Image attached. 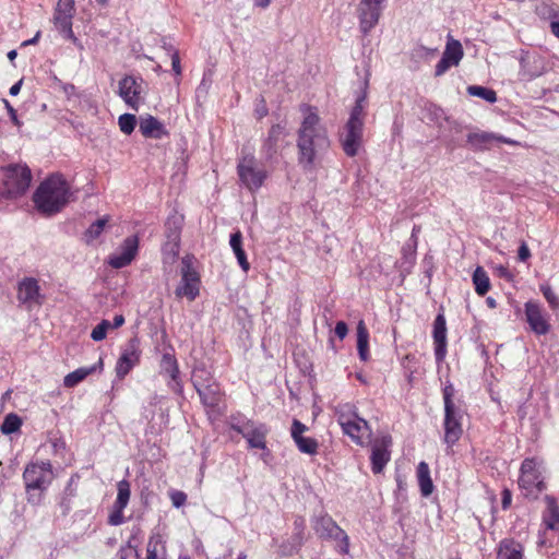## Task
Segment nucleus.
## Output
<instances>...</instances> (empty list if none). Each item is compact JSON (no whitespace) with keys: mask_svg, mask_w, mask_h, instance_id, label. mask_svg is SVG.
<instances>
[{"mask_svg":"<svg viewBox=\"0 0 559 559\" xmlns=\"http://www.w3.org/2000/svg\"><path fill=\"white\" fill-rule=\"evenodd\" d=\"M457 64H454L452 62V59H448V57L443 53L442 58L439 60V62L436 64L435 75L441 76L443 75L451 67H456Z\"/></svg>","mask_w":559,"mask_h":559,"instance_id":"09e8293b","label":"nucleus"},{"mask_svg":"<svg viewBox=\"0 0 559 559\" xmlns=\"http://www.w3.org/2000/svg\"><path fill=\"white\" fill-rule=\"evenodd\" d=\"M21 426V418L15 414H9L4 417V420L1 425V432L4 435H10L16 432Z\"/></svg>","mask_w":559,"mask_h":559,"instance_id":"79ce46f5","label":"nucleus"},{"mask_svg":"<svg viewBox=\"0 0 559 559\" xmlns=\"http://www.w3.org/2000/svg\"><path fill=\"white\" fill-rule=\"evenodd\" d=\"M368 341H369L368 330H367L364 321H359V323L357 325V350H358V355L362 361H367L369 358Z\"/></svg>","mask_w":559,"mask_h":559,"instance_id":"2f4dec72","label":"nucleus"},{"mask_svg":"<svg viewBox=\"0 0 559 559\" xmlns=\"http://www.w3.org/2000/svg\"><path fill=\"white\" fill-rule=\"evenodd\" d=\"M164 360H167L171 365L170 377L173 380H176L179 372L176 360L170 355H164Z\"/></svg>","mask_w":559,"mask_h":559,"instance_id":"680f3d73","label":"nucleus"},{"mask_svg":"<svg viewBox=\"0 0 559 559\" xmlns=\"http://www.w3.org/2000/svg\"><path fill=\"white\" fill-rule=\"evenodd\" d=\"M519 486L523 495L530 499H537L546 489L542 475V463L536 459H525L521 464Z\"/></svg>","mask_w":559,"mask_h":559,"instance_id":"39448f33","label":"nucleus"},{"mask_svg":"<svg viewBox=\"0 0 559 559\" xmlns=\"http://www.w3.org/2000/svg\"><path fill=\"white\" fill-rule=\"evenodd\" d=\"M467 144L471 146L474 151H486L490 150L492 144L495 142H501L509 145H516L518 142L514 140H511L509 138H506L503 135H498L492 132H486V131H478V132H471L467 134L466 139Z\"/></svg>","mask_w":559,"mask_h":559,"instance_id":"dca6fc26","label":"nucleus"},{"mask_svg":"<svg viewBox=\"0 0 559 559\" xmlns=\"http://www.w3.org/2000/svg\"><path fill=\"white\" fill-rule=\"evenodd\" d=\"M454 388L452 384H447L443 389V402H444V408H449L452 406H456L453 402L454 396Z\"/></svg>","mask_w":559,"mask_h":559,"instance_id":"864d4df0","label":"nucleus"},{"mask_svg":"<svg viewBox=\"0 0 559 559\" xmlns=\"http://www.w3.org/2000/svg\"><path fill=\"white\" fill-rule=\"evenodd\" d=\"M237 173L242 185L250 191L258 190L266 178V171L258 167L255 157L251 154L243 156L239 160Z\"/></svg>","mask_w":559,"mask_h":559,"instance_id":"0eeeda50","label":"nucleus"},{"mask_svg":"<svg viewBox=\"0 0 559 559\" xmlns=\"http://www.w3.org/2000/svg\"><path fill=\"white\" fill-rule=\"evenodd\" d=\"M52 467L50 462L29 463L23 472V480L27 495V501L39 504L44 492L52 480Z\"/></svg>","mask_w":559,"mask_h":559,"instance_id":"7ed1b4c3","label":"nucleus"},{"mask_svg":"<svg viewBox=\"0 0 559 559\" xmlns=\"http://www.w3.org/2000/svg\"><path fill=\"white\" fill-rule=\"evenodd\" d=\"M540 292L543 293L545 299L548 301L552 309L559 307V298L557 297V295L549 285H542Z\"/></svg>","mask_w":559,"mask_h":559,"instance_id":"49530a36","label":"nucleus"},{"mask_svg":"<svg viewBox=\"0 0 559 559\" xmlns=\"http://www.w3.org/2000/svg\"><path fill=\"white\" fill-rule=\"evenodd\" d=\"M392 444V438L390 436H383L380 439H376L371 448V468L374 474H379L383 471L386 463L390 461L389 448Z\"/></svg>","mask_w":559,"mask_h":559,"instance_id":"f3484780","label":"nucleus"},{"mask_svg":"<svg viewBox=\"0 0 559 559\" xmlns=\"http://www.w3.org/2000/svg\"><path fill=\"white\" fill-rule=\"evenodd\" d=\"M467 93L471 96H476L485 99L486 102L493 104L497 100V94L493 90L479 86V85H471L467 87Z\"/></svg>","mask_w":559,"mask_h":559,"instance_id":"4c0bfd02","label":"nucleus"},{"mask_svg":"<svg viewBox=\"0 0 559 559\" xmlns=\"http://www.w3.org/2000/svg\"><path fill=\"white\" fill-rule=\"evenodd\" d=\"M171 503L175 508L182 507L187 501V495L183 491L180 490H173L169 493Z\"/></svg>","mask_w":559,"mask_h":559,"instance_id":"603ef678","label":"nucleus"},{"mask_svg":"<svg viewBox=\"0 0 559 559\" xmlns=\"http://www.w3.org/2000/svg\"><path fill=\"white\" fill-rule=\"evenodd\" d=\"M473 283L475 290L479 296H484L490 288V281L486 271L481 266H477L473 273Z\"/></svg>","mask_w":559,"mask_h":559,"instance_id":"72a5a7b5","label":"nucleus"},{"mask_svg":"<svg viewBox=\"0 0 559 559\" xmlns=\"http://www.w3.org/2000/svg\"><path fill=\"white\" fill-rule=\"evenodd\" d=\"M169 241L163 247L165 259L175 260L179 251V233L177 229L171 230L168 235Z\"/></svg>","mask_w":559,"mask_h":559,"instance_id":"e433bc0d","label":"nucleus"},{"mask_svg":"<svg viewBox=\"0 0 559 559\" xmlns=\"http://www.w3.org/2000/svg\"><path fill=\"white\" fill-rule=\"evenodd\" d=\"M119 559H138L139 554L135 547L130 544L122 546L118 552Z\"/></svg>","mask_w":559,"mask_h":559,"instance_id":"3c124183","label":"nucleus"},{"mask_svg":"<svg viewBox=\"0 0 559 559\" xmlns=\"http://www.w3.org/2000/svg\"><path fill=\"white\" fill-rule=\"evenodd\" d=\"M171 67L177 75L181 74L180 58L178 51H174L171 55Z\"/></svg>","mask_w":559,"mask_h":559,"instance_id":"052dcab7","label":"nucleus"},{"mask_svg":"<svg viewBox=\"0 0 559 559\" xmlns=\"http://www.w3.org/2000/svg\"><path fill=\"white\" fill-rule=\"evenodd\" d=\"M40 287L34 277H24L17 284V300L24 305H40Z\"/></svg>","mask_w":559,"mask_h":559,"instance_id":"412c9836","label":"nucleus"},{"mask_svg":"<svg viewBox=\"0 0 559 559\" xmlns=\"http://www.w3.org/2000/svg\"><path fill=\"white\" fill-rule=\"evenodd\" d=\"M138 236L127 237L121 243L119 251L109 257L108 264L114 269H122L133 261L138 253Z\"/></svg>","mask_w":559,"mask_h":559,"instance_id":"2eb2a0df","label":"nucleus"},{"mask_svg":"<svg viewBox=\"0 0 559 559\" xmlns=\"http://www.w3.org/2000/svg\"><path fill=\"white\" fill-rule=\"evenodd\" d=\"M63 514H67L71 510L70 499L63 498L60 502Z\"/></svg>","mask_w":559,"mask_h":559,"instance_id":"774afa93","label":"nucleus"},{"mask_svg":"<svg viewBox=\"0 0 559 559\" xmlns=\"http://www.w3.org/2000/svg\"><path fill=\"white\" fill-rule=\"evenodd\" d=\"M298 450L302 453L313 455L318 451V441L310 437H299L294 440Z\"/></svg>","mask_w":559,"mask_h":559,"instance_id":"ea45409f","label":"nucleus"},{"mask_svg":"<svg viewBox=\"0 0 559 559\" xmlns=\"http://www.w3.org/2000/svg\"><path fill=\"white\" fill-rule=\"evenodd\" d=\"M124 323V317L122 314H117L114 318V322L111 323V329L120 328Z\"/></svg>","mask_w":559,"mask_h":559,"instance_id":"0e129e2a","label":"nucleus"},{"mask_svg":"<svg viewBox=\"0 0 559 559\" xmlns=\"http://www.w3.org/2000/svg\"><path fill=\"white\" fill-rule=\"evenodd\" d=\"M71 192L67 181L60 175L44 180L33 195L37 210L45 215L60 212L70 201Z\"/></svg>","mask_w":559,"mask_h":559,"instance_id":"f03ea898","label":"nucleus"},{"mask_svg":"<svg viewBox=\"0 0 559 559\" xmlns=\"http://www.w3.org/2000/svg\"><path fill=\"white\" fill-rule=\"evenodd\" d=\"M261 103H262V105L258 106L255 109V114H257L258 118H263L264 116L267 115V108L264 104V100L262 99Z\"/></svg>","mask_w":559,"mask_h":559,"instance_id":"69168bd1","label":"nucleus"},{"mask_svg":"<svg viewBox=\"0 0 559 559\" xmlns=\"http://www.w3.org/2000/svg\"><path fill=\"white\" fill-rule=\"evenodd\" d=\"M343 432L348 436L356 444L362 445L364 439L370 437V428L368 423L358 417L348 423V426L342 427Z\"/></svg>","mask_w":559,"mask_h":559,"instance_id":"b1692460","label":"nucleus"},{"mask_svg":"<svg viewBox=\"0 0 559 559\" xmlns=\"http://www.w3.org/2000/svg\"><path fill=\"white\" fill-rule=\"evenodd\" d=\"M443 53L448 59H452L454 64H459L464 56L462 44L449 36Z\"/></svg>","mask_w":559,"mask_h":559,"instance_id":"f704fd0d","label":"nucleus"},{"mask_svg":"<svg viewBox=\"0 0 559 559\" xmlns=\"http://www.w3.org/2000/svg\"><path fill=\"white\" fill-rule=\"evenodd\" d=\"M117 498L114 503V507H118L119 509H124L130 500L131 489L130 483L127 479H122L117 484Z\"/></svg>","mask_w":559,"mask_h":559,"instance_id":"c9c22d12","label":"nucleus"},{"mask_svg":"<svg viewBox=\"0 0 559 559\" xmlns=\"http://www.w3.org/2000/svg\"><path fill=\"white\" fill-rule=\"evenodd\" d=\"M334 332L341 340H343L348 332L347 324L344 321H338L335 325Z\"/></svg>","mask_w":559,"mask_h":559,"instance_id":"bf43d9fd","label":"nucleus"},{"mask_svg":"<svg viewBox=\"0 0 559 559\" xmlns=\"http://www.w3.org/2000/svg\"><path fill=\"white\" fill-rule=\"evenodd\" d=\"M141 349L136 337L129 340L116 365V373L123 379L140 362Z\"/></svg>","mask_w":559,"mask_h":559,"instance_id":"f8f14e48","label":"nucleus"},{"mask_svg":"<svg viewBox=\"0 0 559 559\" xmlns=\"http://www.w3.org/2000/svg\"><path fill=\"white\" fill-rule=\"evenodd\" d=\"M304 120L298 130V162L305 169H312L317 155L328 150L330 141L326 129L321 124L318 114L305 106Z\"/></svg>","mask_w":559,"mask_h":559,"instance_id":"f257e3e1","label":"nucleus"},{"mask_svg":"<svg viewBox=\"0 0 559 559\" xmlns=\"http://www.w3.org/2000/svg\"><path fill=\"white\" fill-rule=\"evenodd\" d=\"M463 412L459 406L444 408V442L448 447L455 444L463 433Z\"/></svg>","mask_w":559,"mask_h":559,"instance_id":"ddd939ff","label":"nucleus"},{"mask_svg":"<svg viewBox=\"0 0 559 559\" xmlns=\"http://www.w3.org/2000/svg\"><path fill=\"white\" fill-rule=\"evenodd\" d=\"M497 559H524V546L514 538H503L497 548Z\"/></svg>","mask_w":559,"mask_h":559,"instance_id":"5701e85b","label":"nucleus"},{"mask_svg":"<svg viewBox=\"0 0 559 559\" xmlns=\"http://www.w3.org/2000/svg\"><path fill=\"white\" fill-rule=\"evenodd\" d=\"M31 180L32 173L26 165H9L3 168L0 195L4 199H17L27 191Z\"/></svg>","mask_w":559,"mask_h":559,"instance_id":"20e7f679","label":"nucleus"},{"mask_svg":"<svg viewBox=\"0 0 559 559\" xmlns=\"http://www.w3.org/2000/svg\"><path fill=\"white\" fill-rule=\"evenodd\" d=\"M501 506L503 510H507L510 508L512 502V493L508 488H504L501 493Z\"/></svg>","mask_w":559,"mask_h":559,"instance_id":"13d9d810","label":"nucleus"},{"mask_svg":"<svg viewBox=\"0 0 559 559\" xmlns=\"http://www.w3.org/2000/svg\"><path fill=\"white\" fill-rule=\"evenodd\" d=\"M3 103H4V106H5L7 110H8V114L10 116V119H11L12 123L14 126H16L17 128H21L22 127V122L17 118L16 110L12 107V105L7 99H3Z\"/></svg>","mask_w":559,"mask_h":559,"instance_id":"4d7b16f0","label":"nucleus"},{"mask_svg":"<svg viewBox=\"0 0 559 559\" xmlns=\"http://www.w3.org/2000/svg\"><path fill=\"white\" fill-rule=\"evenodd\" d=\"M308 430V427L302 424L301 421H299L298 419H294L293 420V425H292V438L295 440L299 437L302 436V433L305 431Z\"/></svg>","mask_w":559,"mask_h":559,"instance_id":"5fc2aeb1","label":"nucleus"},{"mask_svg":"<svg viewBox=\"0 0 559 559\" xmlns=\"http://www.w3.org/2000/svg\"><path fill=\"white\" fill-rule=\"evenodd\" d=\"M108 223L107 217H103L94 222L85 231L84 238L87 243L92 242L103 233L106 224Z\"/></svg>","mask_w":559,"mask_h":559,"instance_id":"a19ab883","label":"nucleus"},{"mask_svg":"<svg viewBox=\"0 0 559 559\" xmlns=\"http://www.w3.org/2000/svg\"><path fill=\"white\" fill-rule=\"evenodd\" d=\"M111 326V323L108 320H102L92 331L91 338L95 342L103 341L106 335L107 331Z\"/></svg>","mask_w":559,"mask_h":559,"instance_id":"a18cd8bd","label":"nucleus"},{"mask_svg":"<svg viewBox=\"0 0 559 559\" xmlns=\"http://www.w3.org/2000/svg\"><path fill=\"white\" fill-rule=\"evenodd\" d=\"M229 245L238 260L240 267L247 272L250 269V263L247 260V254L242 248V235L239 230L230 235Z\"/></svg>","mask_w":559,"mask_h":559,"instance_id":"c756f323","label":"nucleus"},{"mask_svg":"<svg viewBox=\"0 0 559 559\" xmlns=\"http://www.w3.org/2000/svg\"><path fill=\"white\" fill-rule=\"evenodd\" d=\"M253 424L254 423L251 420L235 421V418L233 417L230 428L245 437L246 432L249 431Z\"/></svg>","mask_w":559,"mask_h":559,"instance_id":"8fccbe9b","label":"nucleus"},{"mask_svg":"<svg viewBox=\"0 0 559 559\" xmlns=\"http://www.w3.org/2000/svg\"><path fill=\"white\" fill-rule=\"evenodd\" d=\"M335 414L337 417V423L341 427L348 426V423L359 417L356 406L349 403L340 404L335 408Z\"/></svg>","mask_w":559,"mask_h":559,"instance_id":"473e14b6","label":"nucleus"},{"mask_svg":"<svg viewBox=\"0 0 559 559\" xmlns=\"http://www.w3.org/2000/svg\"><path fill=\"white\" fill-rule=\"evenodd\" d=\"M518 254H519V259L523 262L526 261L531 257V251L524 241L521 243Z\"/></svg>","mask_w":559,"mask_h":559,"instance_id":"e2e57ef3","label":"nucleus"},{"mask_svg":"<svg viewBox=\"0 0 559 559\" xmlns=\"http://www.w3.org/2000/svg\"><path fill=\"white\" fill-rule=\"evenodd\" d=\"M103 360L99 359L97 365H94L92 367H82L78 368L76 370L68 373L63 379V385L66 388H73L80 382H82L87 376L95 372L97 367L102 368Z\"/></svg>","mask_w":559,"mask_h":559,"instance_id":"cd10ccee","label":"nucleus"},{"mask_svg":"<svg viewBox=\"0 0 559 559\" xmlns=\"http://www.w3.org/2000/svg\"><path fill=\"white\" fill-rule=\"evenodd\" d=\"M21 86H22V80H20L19 82H16L15 84H13L10 87V91H9L10 95L16 96L21 91Z\"/></svg>","mask_w":559,"mask_h":559,"instance_id":"338daca9","label":"nucleus"},{"mask_svg":"<svg viewBox=\"0 0 559 559\" xmlns=\"http://www.w3.org/2000/svg\"><path fill=\"white\" fill-rule=\"evenodd\" d=\"M143 92V80L141 78L126 75L119 81L118 95L128 107L135 111L139 110L141 104L144 102Z\"/></svg>","mask_w":559,"mask_h":559,"instance_id":"1a4fd4ad","label":"nucleus"},{"mask_svg":"<svg viewBox=\"0 0 559 559\" xmlns=\"http://www.w3.org/2000/svg\"><path fill=\"white\" fill-rule=\"evenodd\" d=\"M199 385L197 392L201 399V402L204 406L214 408L221 402V389L216 382L210 384H202L199 380H197Z\"/></svg>","mask_w":559,"mask_h":559,"instance_id":"393cba45","label":"nucleus"},{"mask_svg":"<svg viewBox=\"0 0 559 559\" xmlns=\"http://www.w3.org/2000/svg\"><path fill=\"white\" fill-rule=\"evenodd\" d=\"M386 0H360L358 4L359 27L367 35L379 22Z\"/></svg>","mask_w":559,"mask_h":559,"instance_id":"9b49d317","label":"nucleus"},{"mask_svg":"<svg viewBox=\"0 0 559 559\" xmlns=\"http://www.w3.org/2000/svg\"><path fill=\"white\" fill-rule=\"evenodd\" d=\"M312 528L320 538L341 540V552L349 550V538L344 530L326 513L312 519Z\"/></svg>","mask_w":559,"mask_h":559,"instance_id":"423d86ee","label":"nucleus"},{"mask_svg":"<svg viewBox=\"0 0 559 559\" xmlns=\"http://www.w3.org/2000/svg\"><path fill=\"white\" fill-rule=\"evenodd\" d=\"M181 282L175 290L177 297H187L190 301L194 300L200 293V276L193 269L191 259L185 257L181 260Z\"/></svg>","mask_w":559,"mask_h":559,"instance_id":"6e6552de","label":"nucleus"},{"mask_svg":"<svg viewBox=\"0 0 559 559\" xmlns=\"http://www.w3.org/2000/svg\"><path fill=\"white\" fill-rule=\"evenodd\" d=\"M118 124L124 134H131L136 126V117L133 114H123L118 118Z\"/></svg>","mask_w":559,"mask_h":559,"instance_id":"37998d69","label":"nucleus"},{"mask_svg":"<svg viewBox=\"0 0 559 559\" xmlns=\"http://www.w3.org/2000/svg\"><path fill=\"white\" fill-rule=\"evenodd\" d=\"M197 380H199L202 384H210L215 382L211 373L203 367H197L192 372V383L195 390L199 388Z\"/></svg>","mask_w":559,"mask_h":559,"instance_id":"c03bdc74","label":"nucleus"},{"mask_svg":"<svg viewBox=\"0 0 559 559\" xmlns=\"http://www.w3.org/2000/svg\"><path fill=\"white\" fill-rule=\"evenodd\" d=\"M114 512L108 518V523L110 525L117 526L123 523L124 518L122 514L123 509H119L118 507H114Z\"/></svg>","mask_w":559,"mask_h":559,"instance_id":"6e6d98bb","label":"nucleus"},{"mask_svg":"<svg viewBox=\"0 0 559 559\" xmlns=\"http://www.w3.org/2000/svg\"><path fill=\"white\" fill-rule=\"evenodd\" d=\"M432 337L436 360L441 362L447 356V321L442 313H439L433 321Z\"/></svg>","mask_w":559,"mask_h":559,"instance_id":"aec40b11","label":"nucleus"},{"mask_svg":"<svg viewBox=\"0 0 559 559\" xmlns=\"http://www.w3.org/2000/svg\"><path fill=\"white\" fill-rule=\"evenodd\" d=\"M417 479L421 495L424 497L430 496L433 491V484L430 477L429 466L424 461L417 466Z\"/></svg>","mask_w":559,"mask_h":559,"instance_id":"c85d7f7f","label":"nucleus"},{"mask_svg":"<svg viewBox=\"0 0 559 559\" xmlns=\"http://www.w3.org/2000/svg\"><path fill=\"white\" fill-rule=\"evenodd\" d=\"M525 317L531 330L537 335H545L549 332L550 324L545 319L538 302L527 301L525 304Z\"/></svg>","mask_w":559,"mask_h":559,"instance_id":"a211bd4d","label":"nucleus"},{"mask_svg":"<svg viewBox=\"0 0 559 559\" xmlns=\"http://www.w3.org/2000/svg\"><path fill=\"white\" fill-rule=\"evenodd\" d=\"M139 129L142 135L148 139L157 140L168 134L165 126L152 115L140 117Z\"/></svg>","mask_w":559,"mask_h":559,"instance_id":"4be33fe9","label":"nucleus"},{"mask_svg":"<svg viewBox=\"0 0 559 559\" xmlns=\"http://www.w3.org/2000/svg\"><path fill=\"white\" fill-rule=\"evenodd\" d=\"M457 64H454L452 62V59H448V57L443 53L442 58L439 60V62L436 64L435 75L441 76L443 75L451 67H456Z\"/></svg>","mask_w":559,"mask_h":559,"instance_id":"de8ad7c7","label":"nucleus"},{"mask_svg":"<svg viewBox=\"0 0 559 559\" xmlns=\"http://www.w3.org/2000/svg\"><path fill=\"white\" fill-rule=\"evenodd\" d=\"M74 5V0H59L53 12V24L64 38L76 43L78 38L72 31Z\"/></svg>","mask_w":559,"mask_h":559,"instance_id":"9d476101","label":"nucleus"},{"mask_svg":"<svg viewBox=\"0 0 559 559\" xmlns=\"http://www.w3.org/2000/svg\"><path fill=\"white\" fill-rule=\"evenodd\" d=\"M267 433V429L264 425H252L249 431L246 432L245 439L248 441L249 447L251 449H265L266 442L265 437Z\"/></svg>","mask_w":559,"mask_h":559,"instance_id":"bb28decb","label":"nucleus"},{"mask_svg":"<svg viewBox=\"0 0 559 559\" xmlns=\"http://www.w3.org/2000/svg\"><path fill=\"white\" fill-rule=\"evenodd\" d=\"M286 135V126L282 123L273 124L265 138L261 152L267 158L272 159L281 148V143Z\"/></svg>","mask_w":559,"mask_h":559,"instance_id":"6ab92c4d","label":"nucleus"},{"mask_svg":"<svg viewBox=\"0 0 559 559\" xmlns=\"http://www.w3.org/2000/svg\"><path fill=\"white\" fill-rule=\"evenodd\" d=\"M146 552V559H166V547L160 535L150 537Z\"/></svg>","mask_w":559,"mask_h":559,"instance_id":"7c9ffc66","label":"nucleus"},{"mask_svg":"<svg viewBox=\"0 0 559 559\" xmlns=\"http://www.w3.org/2000/svg\"><path fill=\"white\" fill-rule=\"evenodd\" d=\"M364 139V126L346 122L342 133L340 134V142L344 153L354 157L358 154Z\"/></svg>","mask_w":559,"mask_h":559,"instance_id":"4468645a","label":"nucleus"},{"mask_svg":"<svg viewBox=\"0 0 559 559\" xmlns=\"http://www.w3.org/2000/svg\"><path fill=\"white\" fill-rule=\"evenodd\" d=\"M545 500L547 503L548 512L546 523L549 528H554L555 525L559 523V506L557 504L556 499L551 496H546Z\"/></svg>","mask_w":559,"mask_h":559,"instance_id":"58836bf2","label":"nucleus"},{"mask_svg":"<svg viewBox=\"0 0 559 559\" xmlns=\"http://www.w3.org/2000/svg\"><path fill=\"white\" fill-rule=\"evenodd\" d=\"M367 87H368V80L366 79L364 82V90L357 96L355 106L350 110L349 118H348L347 122L365 126Z\"/></svg>","mask_w":559,"mask_h":559,"instance_id":"a878e982","label":"nucleus"}]
</instances>
